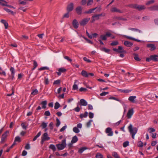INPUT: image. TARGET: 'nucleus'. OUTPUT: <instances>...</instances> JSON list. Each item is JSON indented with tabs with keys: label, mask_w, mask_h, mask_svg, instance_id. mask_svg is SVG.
<instances>
[{
	"label": "nucleus",
	"mask_w": 158,
	"mask_h": 158,
	"mask_svg": "<svg viewBox=\"0 0 158 158\" xmlns=\"http://www.w3.org/2000/svg\"><path fill=\"white\" fill-rule=\"evenodd\" d=\"M128 129L130 133L132 135V138L134 139L135 135L137 132V128L136 127H133L132 125L131 124H130L128 127Z\"/></svg>",
	"instance_id": "nucleus-1"
},
{
	"label": "nucleus",
	"mask_w": 158,
	"mask_h": 158,
	"mask_svg": "<svg viewBox=\"0 0 158 158\" xmlns=\"http://www.w3.org/2000/svg\"><path fill=\"white\" fill-rule=\"evenodd\" d=\"M66 140L65 139H63L61 143H58L56 145L58 150H61L63 149L66 146Z\"/></svg>",
	"instance_id": "nucleus-2"
},
{
	"label": "nucleus",
	"mask_w": 158,
	"mask_h": 158,
	"mask_svg": "<svg viewBox=\"0 0 158 158\" xmlns=\"http://www.w3.org/2000/svg\"><path fill=\"white\" fill-rule=\"evenodd\" d=\"M158 57V56L156 55H151L149 57L147 58L146 60L147 62H150L151 60L154 61H157L158 60L157 58Z\"/></svg>",
	"instance_id": "nucleus-3"
},
{
	"label": "nucleus",
	"mask_w": 158,
	"mask_h": 158,
	"mask_svg": "<svg viewBox=\"0 0 158 158\" xmlns=\"http://www.w3.org/2000/svg\"><path fill=\"white\" fill-rule=\"evenodd\" d=\"M113 50L114 51L119 53H125L126 52V51L123 49V48L121 46H118V49L114 48Z\"/></svg>",
	"instance_id": "nucleus-4"
},
{
	"label": "nucleus",
	"mask_w": 158,
	"mask_h": 158,
	"mask_svg": "<svg viewBox=\"0 0 158 158\" xmlns=\"http://www.w3.org/2000/svg\"><path fill=\"white\" fill-rule=\"evenodd\" d=\"M133 7L134 8L136 9L139 11L144 10L146 9V7L144 6L138 4H135V6H133Z\"/></svg>",
	"instance_id": "nucleus-5"
},
{
	"label": "nucleus",
	"mask_w": 158,
	"mask_h": 158,
	"mask_svg": "<svg viewBox=\"0 0 158 158\" xmlns=\"http://www.w3.org/2000/svg\"><path fill=\"white\" fill-rule=\"evenodd\" d=\"M90 18H85L82 20L80 22V23L81 26H83L87 24L88 22L90 20Z\"/></svg>",
	"instance_id": "nucleus-6"
},
{
	"label": "nucleus",
	"mask_w": 158,
	"mask_h": 158,
	"mask_svg": "<svg viewBox=\"0 0 158 158\" xmlns=\"http://www.w3.org/2000/svg\"><path fill=\"white\" fill-rule=\"evenodd\" d=\"M105 132L107 134L108 136H112L113 135V131L112 130V129L110 127H107L106 128L105 131Z\"/></svg>",
	"instance_id": "nucleus-7"
},
{
	"label": "nucleus",
	"mask_w": 158,
	"mask_h": 158,
	"mask_svg": "<svg viewBox=\"0 0 158 158\" xmlns=\"http://www.w3.org/2000/svg\"><path fill=\"white\" fill-rule=\"evenodd\" d=\"M72 24L74 28L77 29L78 28L79 23L76 19H74L73 20Z\"/></svg>",
	"instance_id": "nucleus-8"
},
{
	"label": "nucleus",
	"mask_w": 158,
	"mask_h": 158,
	"mask_svg": "<svg viewBox=\"0 0 158 158\" xmlns=\"http://www.w3.org/2000/svg\"><path fill=\"white\" fill-rule=\"evenodd\" d=\"M133 113L134 111L133 109L132 108L129 110L127 114V118H131L133 114Z\"/></svg>",
	"instance_id": "nucleus-9"
},
{
	"label": "nucleus",
	"mask_w": 158,
	"mask_h": 158,
	"mask_svg": "<svg viewBox=\"0 0 158 158\" xmlns=\"http://www.w3.org/2000/svg\"><path fill=\"white\" fill-rule=\"evenodd\" d=\"M99 17L98 14H95L93 15L92 17L91 22L93 23L95 20L99 19H100Z\"/></svg>",
	"instance_id": "nucleus-10"
},
{
	"label": "nucleus",
	"mask_w": 158,
	"mask_h": 158,
	"mask_svg": "<svg viewBox=\"0 0 158 158\" xmlns=\"http://www.w3.org/2000/svg\"><path fill=\"white\" fill-rule=\"evenodd\" d=\"M73 3H71L68 5L67 7V10L69 12L72 11L73 10Z\"/></svg>",
	"instance_id": "nucleus-11"
},
{
	"label": "nucleus",
	"mask_w": 158,
	"mask_h": 158,
	"mask_svg": "<svg viewBox=\"0 0 158 158\" xmlns=\"http://www.w3.org/2000/svg\"><path fill=\"white\" fill-rule=\"evenodd\" d=\"M147 47L148 48H151V49H150V50L151 51H153L155 50L156 48V47L155 46V45L153 44H147Z\"/></svg>",
	"instance_id": "nucleus-12"
},
{
	"label": "nucleus",
	"mask_w": 158,
	"mask_h": 158,
	"mask_svg": "<svg viewBox=\"0 0 158 158\" xmlns=\"http://www.w3.org/2000/svg\"><path fill=\"white\" fill-rule=\"evenodd\" d=\"M9 133V131H6L4 134H3L2 136V139H1V142H3L5 141L7 136V134H8Z\"/></svg>",
	"instance_id": "nucleus-13"
},
{
	"label": "nucleus",
	"mask_w": 158,
	"mask_h": 158,
	"mask_svg": "<svg viewBox=\"0 0 158 158\" xmlns=\"http://www.w3.org/2000/svg\"><path fill=\"white\" fill-rule=\"evenodd\" d=\"M148 9L151 11L158 10V5H154L148 8Z\"/></svg>",
	"instance_id": "nucleus-14"
},
{
	"label": "nucleus",
	"mask_w": 158,
	"mask_h": 158,
	"mask_svg": "<svg viewBox=\"0 0 158 158\" xmlns=\"http://www.w3.org/2000/svg\"><path fill=\"white\" fill-rule=\"evenodd\" d=\"M82 8L80 6L77 7L76 9V11L77 13L79 15L81 14Z\"/></svg>",
	"instance_id": "nucleus-15"
},
{
	"label": "nucleus",
	"mask_w": 158,
	"mask_h": 158,
	"mask_svg": "<svg viewBox=\"0 0 158 158\" xmlns=\"http://www.w3.org/2000/svg\"><path fill=\"white\" fill-rule=\"evenodd\" d=\"M80 105L82 106H86L87 105V102L84 99H81L80 101Z\"/></svg>",
	"instance_id": "nucleus-16"
},
{
	"label": "nucleus",
	"mask_w": 158,
	"mask_h": 158,
	"mask_svg": "<svg viewBox=\"0 0 158 158\" xmlns=\"http://www.w3.org/2000/svg\"><path fill=\"white\" fill-rule=\"evenodd\" d=\"M66 71V69L63 68H61L59 69L58 72H57V73L58 76H60L62 73L65 72Z\"/></svg>",
	"instance_id": "nucleus-17"
},
{
	"label": "nucleus",
	"mask_w": 158,
	"mask_h": 158,
	"mask_svg": "<svg viewBox=\"0 0 158 158\" xmlns=\"http://www.w3.org/2000/svg\"><path fill=\"white\" fill-rule=\"evenodd\" d=\"M41 138H42L45 140H49L50 138L48 136V135L47 133H44L41 137Z\"/></svg>",
	"instance_id": "nucleus-18"
},
{
	"label": "nucleus",
	"mask_w": 158,
	"mask_h": 158,
	"mask_svg": "<svg viewBox=\"0 0 158 158\" xmlns=\"http://www.w3.org/2000/svg\"><path fill=\"white\" fill-rule=\"evenodd\" d=\"M128 29L129 30H131L133 31L138 32L139 33H142V32L139 29H137V28L129 27L128 28Z\"/></svg>",
	"instance_id": "nucleus-19"
},
{
	"label": "nucleus",
	"mask_w": 158,
	"mask_h": 158,
	"mask_svg": "<svg viewBox=\"0 0 158 158\" xmlns=\"http://www.w3.org/2000/svg\"><path fill=\"white\" fill-rule=\"evenodd\" d=\"M97 8V7H95L94 8L91 9H89L88 11H86L84 12V13L87 14H91L92 13L94 10H96Z\"/></svg>",
	"instance_id": "nucleus-20"
},
{
	"label": "nucleus",
	"mask_w": 158,
	"mask_h": 158,
	"mask_svg": "<svg viewBox=\"0 0 158 158\" xmlns=\"http://www.w3.org/2000/svg\"><path fill=\"white\" fill-rule=\"evenodd\" d=\"M124 44L125 45L128 47H131L133 45V44L132 43L127 41H125Z\"/></svg>",
	"instance_id": "nucleus-21"
},
{
	"label": "nucleus",
	"mask_w": 158,
	"mask_h": 158,
	"mask_svg": "<svg viewBox=\"0 0 158 158\" xmlns=\"http://www.w3.org/2000/svg\"><path fill=\"white\" fill-rule=\"evenodd\" d=\"M110 10H111V11L112 12H119V13H122V12L121 11V10L117 9L116 7H114L112 8Z\"/></svg>",
	"instance_id": "nucleus-22"
},
{
	"label": "nucleus",
	"mask_w": 158,
	"mask_h": 158,
	"mask_svg": "<svg viewBox=\"0 0 158 158\" xmlns=\"http://www.w3.org/2000/svg\"><path fill=\"white\" fill-rule=\"evenodd\" d=\"M78 140V139L76 136H74L71 141L72 143H74L77 142Z\"/></svg>",
	"instance_id": "nucleus-23"
},
{
	"label": "nucleus",
	"mask_w": 158,
	"mask_h": 158,
	"mask_svg": "<svg viewBox=\"0 0 158 158\" xmlns=\"http://www.w3.org/2000/svg\"><path fill=\"white\" fill-rule=\"evenodd\" d=\"M49 148L51 149L53 152H55L56 150V146L53 144H51L49 146Z\"/></svg>",
	"instance_id": "nucleus-24"
},
{
	"label": "nucleus",
	"mask_w": 158,
	"mask_h": 158,
	"mask_svg": "<svg viewBox=\"0 0 158 158\" xmlns=\"http://www.w3.org/2000/svg\"><path fill=\"white\" fill-rule=\"evenodd\" d=\"M88 114V113L87 111H85L84 114H81L80 115V117L81 118H86L87 117Z\"/></svg>",
	"instance_id": "nucleus-25"
},
{
	"label": "nucleus",
	"mask_w": 158,
	"mask_h": 158,
	"mask_svg": "<svg viewBox=\"0 0 158 158\" xmlns=\"http://www.w3.org/2000/svg\"><path fill=\"white\" fill-rule=\"evenodd\" d=\"M81 74L83 77H88V73L85 70H82L81 73Z\"/></svg>",
	"instance_id": "nucleus-26"
},
{
	"label": "nucleus",
	"mask_w": 158,
	"mask_h": 158,
	"mask_svg": "<svg viewBox=\"0 0 158 158\" xmlns=\"http://www.w3.org/2000/svg\"><path fill=\"white\" fill-rule=\"evenodd\" d=\"M4 10L9 14L14 15L15 13L10 10L6 8H4Z\"/></svg>",
	"instance_id": "nucleus-27"
},
{
	"label": "nucleus",
	"mask_w": 158,
	"mask_h": 158,
	"mask_svg": "<svg viewBox=\"0 0 158 158\" xmlns=\"http://www.w3.org/2000/svg\"><path fill=\"white\" fill-rule=\"evenodd\" d=\"M135 96H131L128 98V100L132 102H134V100L136 98Z\"/></svg>",
	"instance_id": "nucleus-28"
},
{
	"label": "nucleus",
	"mask_w": 158,
	"mask_h": 158,
	"mask_svg": "<svg viewBox=\"0 0 158 158\" xmlns=\"http://www.w3.org/2000/svg\"><path fill=\"white\" fill-rule=\"evenodd\" d=\"M47 104V102L46 101H42L41 103V104L42 105V108L45 109L46 108V106Z\"/></svg>",
	"instance_id": "nucleus-29"
},
{
	"label": "nucleus",
	"mask_w": 158,
	"mask_h": 158,
	"mask_svg": "<svg viewBox=\"0 0 158 158\" xmlns=\"http://www.w3.org/2000/svg\"><path fill=\"white\" fill-rule=\"evenodd\" d=\"M95 157L96 158H104L103 155L100 153H97Z\"/></svg>",
	"instance_id": "nucleus-30"
},
{
	"label": "nucleus",
	"mask_w": 158,
	"mask_h": 158,
	"mask_svg": "<svg viewBox=\"0 0 158 158\" xmlns=\"http://www.w3.org/2000/svg\"><path fill=\"white\" fill-rule=\"evenodd\" d=\"M133 55L134 56V59L137 61H139L140 60V59L138 57V55L137 54L134 53L133 54Z\"/></svg>",
	"instance_id": "nucleus-31"
},
{
	"label": "nucleus",
	"mask_w": 158,
	"mask_h": 158,
	"mask_svg": "<svg viewBox=\"0 0 158 158\" xmlns=\"http://www.w3.org/2000/svg\"><path fill=\"white\" fill-rule=\"evenodd\" d=\"M7 2L4 0H0V4L3 6H5Z\"/></svg>",
	"instance_id": "nucleus-32"
},
{
	"label": "nucleus",
	"mask_w": 158,
	"mask_h": 158,
	"mask_svg": "<svg viewBox=\"0 0 158 158\" xmlns=\"http://www.w3.org/2000/svg\"><path fill=\"white\" fill-rule=\"evenodd\" d=\"M48 123H46L44 122L42 123L41 124V126L42 127V129H44L47 126Z\"/></svg>",
	"instance_id": "nucleus-33"
},
{
	"label": "nucleus",
	"mask_w": 158,
	"mask_h": 158,
	"mask_svg": "<svg viewBox=\"0 0 158 158\" xmlns=\"http://www.w3.org/2000/svg\"><path fill=\"white\" fill-rule=\"evenodd\" d=\"M112 155L115 158H120L116 152H113Z\"/></svg>",
	"instance_id": "nucleus-34"
},
{
	"label": "nucleus",
	"mask_w": 158,
	"mask_h": 158,
	"mask_svg": "<svg viewBox=\"0 0 158 158\" xmlns=\"http://www.w3.org/2000/svg\"><path fill=\"white\" fill-rule=\"evenodd\" d=\"M155 2V1L154 0H151L150 1H147L146 3V5L148 6L149 5L153 4Z\"/></svg>",
	"instance_id": "nucleus-35"
},
{
	"label": "nucleus",
	"mask_w": 158,
	"mask_h": 158,
	"mask_svg": "<svg viewBox=\"0 0 158 158\" xmlns=\"http://www.w3.org/2000/svg\"><path fill=\"white\" fill-rule=\"evenodd\" d=\"M87 148L85 147H82L80 148L78 150V152L80 153H82Z\"/></svg>",
	"instance_id": "nucleus-36"
},
{
	"label": "nucleus",
	"mask_w": 158,
	"mask_h": 158,
	"mask_svg": "<svg viewBox=\"0 0 158 158\" xmlns=\"http://www.w3.org/2000/svg\"><path fill=\"white\" fill-rule=\"evenodd\" d=\"M73 131L76 133H78L80 132V130L76 127H74L73 128Z\"/></svg>",
	"instance_id": "nucleus-37"
},
{
	"label": "nucleus",
	"mask_w": 158,
	"mask_h": 158,
	"mask_svg": "<svg viewBox=\"0 0 158 158\" xmlns=\"http://www.w3.org/2000/svg\"><path fill=\"white\" fill-rule=\"evenodd\" d=\"M60 106V105L59 103L57 102H56L55 104L54 108L56 110L58 109Z\"/></svg>",
	"instance_id": "nucleus-38"
},
{
	"label": "nucleus",
	"mask_w": 158,
	"mask_h": 158,
	"mask_svg": "<svg viewBox=\"0 0 158 158\" xmlns=\"http://www.w3.org/2000/svg\"><path fill=\"white\" fill-rule=\"evenodd\" d=\"M26 123H23L21 124V126L22 127L23 129H27V126L25 125V124Z\"/></svg>",
	"instance_id": "nucleus-39"
},
{
	"label": "nucleus",
	"mask_w": 158,
	"mask_h": 158,
	"mask_svg": "<svg viewBox=\"0 0 158 158\" xmlns=\"http://www.w3.org/2000/svg\"><path fill=\"white\" fill-rule=\"evenodd\" d=\"M100 38L101 39L103 40H106L107 39L106 35H100Z\"/></svg>",
	"instance_id": "nucleus-40"
},
{
	"label": "nucleus",
	"mask_w": 158,
	"mask_h": 158,
	"mask_svg": "<svg viewBox=\"0 0 158 158\" xmlns=\"http://www.w3.org/2000/svg\"><path fill=\"white\" fill-rule=\"evenodd\" d=\"M101 50L106 53H108L110 51V50L109 49H107L105 48H102Z\"/></svg>",
	"instance_id": "nucleus-41"
},
{
	"label": "nucleus",
	"mask_w": 158,
	"mask_h": 158,
	"mask_svg": "<svg viewBox=\"0 0 158 158\" xmlns=\"http://www.w3.org/2000/svg\"><path fill=\"white\" fill-rule=\"evenodd\" d=\"M38 90L36 89H35L31 93V94L33 95H36L38 93Z\"/></svg>",
	"instance_id": "nucleus-42"
},
{
	"label": "nucleus",
	"mask_w": 158,
	"mask_h": 158,
	"mask_svg": "<svg viewBox=\"0 0 158 158\" xmlns=\"http://www.w3.org/2000/svg\"><path fill=\"white\" fill-rule=\"evenodd\" d=\"M129 144V142L128 141H126L123 143V146L124 148H126L127 147Z\"/></svg>",
	"instance_id": "nucleus-43"
},
{
	"label": "nucleus",
	"mask_w": 158,
	"mask_h": 158,
	"mask_svg": "<svg viewBox=\"0 0 158 158\" xmlns=\"http://www.w3.org/2000/svg\"><path fill=\"white\" fill-rule=\"evenodd\" d=\"M44 83L46 85H48L49 83V80L48 78L45 77Z\"/></svg>",
	"instance_id": "nucleus-44"
},
{
	"label": "nucleus",
	"mask_w": 158,
	"mask_h": 158,
	"mask_svg": "<svg viewBox=\"0 0 158 158\" xmlns=\"http://www.w3.org/2000/svg\"><path fill=\"white\" fill-rule=\"evenodd\" d=\"M56 126L57 127H58L60 125V122L59 119L57 118H56Z\"/></svg>",
	"instance_id": "nucleus-45"
},
{
	"label": "nucleus",
	"mask_w": 158,
	"mask_h": 158,
	"mask_svg": "<svg viewBox=\"0 0 158 158\" xmlns=\"http://www.w3.org/2000/svg\"><path fill=\"white\" fill-rule=\"evenodd\" d=\"M60 83V80H57L53 82L54 85H59Z\"/></svg>",
	"instance_id": "nucleus-46"
},
{
	"label": "nucleus",
	"mask_w": 158,
	"mask_h": 158,
	"mask_svg": "<svg viewBox=\"0 0 158 158\" xmlns=\"http://www.w3.org/2000/svg\"><path fill=\"white\" fill-rule=\"evenodd\" d=\"M15 142L17 141L19 142L21 141V139L20 137L19 136H16L15 139Z\"/></svg>",
	"instance_id": "nucleus-47"
},
{
	"label": "nucleus",
	"mask_w": 158,
	"mask_h": 158,
	"mask_svg": "<svg viewBox=\"0 0 158 158\" xmlns=\"http://www.w3.org/2000/svg\"><path fill=\"white\" fill-rule=\"evenodd\" d=\"M116 19L118 20H121L123 21H126L127 20L126 19L122 17H117Z\"/></svg>",
	"instance_id": "nucleus-48"
},
{
	"label": "nucleus",
	"mask_w": 158,
	"mask_h": 158,
	"mask_svg": "<svg viewBox=\"0 0 158 158\" xmlns=\"http://www.w3.org/2000/svg\"><path fill=\"white\" fill-rule=\"evenodd\" d=\"M155 131L156 130L152 128H150L148 130V131L150 133L155 132Z\"/></svg>",
	"instance_id": "nucleus-49"
},
{
	"label": "nucleus",
	"mask_w": 158,
	"mask_h": 158,
	"mask_svg": "<svg viewBox=\"0 0 158 158\" xmlns=\"http://www.w3.org/2000/svg\"><path fill=\"white\" fill-rule=\"evenodd\" d=\"M93 121V120H89V121L87 123H86V126L87 127H89L91 125V123Z\"/></svg>",
	"instance_id": "nucleus-50"
},
{
	"label": "nucleus",
	"mask_w": 158,
	"mask_h": 158,
	"mask_svg": "<svg viewBox=\"0 0 158 158\" xmlns=\"http://www.w3.org/2000/svg\"><path fill=\"white\" fill-rule=\"evenodd\" d=\"M49 69V68L47 67H44L39 69V70L41 71L44 70H48Z\"/></svg>",
	"instance_id": "nucleus-51"
},
{
	"label": "nucleus",
	"mask_w": 158,
	"mask_h": 158,
	"mask_svg": "<svg viewBox=\"0 0 158 158\" xmlns=\"http://www.w3.org/2000/svg\"><path fill=\"white\" fill-rule=\"evenodd\" d=\"M118 44V42L117 41H114L110 44V45L111 46H115L117 45Z\"/></svg>",
	"instance_id": "nucleus-52"
},
{
	"label": "nucleus",
	"mask_w": 158,
	"mask_h": 158,
	"mask_svg": "<svg viewBox=\"0 0 158 158\" xmlns=\"http://www.w3.org/2000/svg\"><path fill=\"white\" fill-rule=\"evenodd\" d=\"M93 2V0H88L87 5L88 6L91 5Z\"/></svg>",
	"instance_id": "nucleus-53"
},
{
	"label": "nucleus",
	"mask_w": 158,
	"mask_h": 158,
	"mask_svg": "<svg viewBox=\"0 0 158 158\" xmlns=\"http://www.w3.org/2000/svg\"><path fill=\"white\" fill-rule=\"evenodd\" d=\"M78 89V87L77 85L75 84L73 85V89H72L73 90H77V89Z\"/></svg>",
	"instance_id": "nucleus-54"
},
{
	"label": "nucleus",
	"mask_w": 158,
	"mask_h": 158,
	"mask_svg": "<svg viewBox=\"0 0 158 158\" xmlns=\"http://www.w3.org/2000/svg\"><path fill=\"white\" fill-rule=\"evenodd\" d=\"M28 37L27 36L25 35H22L21 39L22 40H26L28 39Z\"/></svg>",
	"instance_id": "nucleus-55"
},
{
	"label": "nucleus",
	"mask_w": 158,
	"mask_h": 158,
	"mask_svg": "<svg viewBox=\"0 0 158 158\" xmlns=\"http://www.w3.org/2000/svg\"><path fill=\"white\" fill-rule=\"evenodd\" d=\"M109 99H113L114 100H115L116 101H118V102H120V100H119L118 99L116 98L115 97H111L109 98Z\"/></svg>",
	"instance_id": "nucleus-56"
},
{
	"label": "nucleus",
	"mask_w": 158,
	"mask_h": 158,
	"mask_svg": "<svg viewBox=\"0 0 158 158\" xmlns=\"http://www.w3.org/2000/svg\"><path fill=\"white\" fill-rule=\"evenodd\" d=\"M69 17V12H68L65 14H64L63 16V18H68Z\"/></svg>",
	"instance_id": "nucleus-57"
},
{
	"label": "nucleus",
	"mask_w": 158,
	"mask_h": 158,
	"mask_svg": "<svg viewBox=\"0 0 158 158\" xmlns=\"http://www.w3.org/2000/svg\"><path fill=\"white\" fill-rule=\"evenodd\" d=\"M143 20L144 21H146L149 19L150 18L148 16H145L142 18Z\"/></svg>",
	"instance_id": "nucleus-58"
},
{
	"label": "nucleus",
	"mask_w": 158,
	"mask_h": 158,
	"mask_svg": "<svg viewBox=\"0 0 158 158\" xmlns=\"http://www.w3.org/2000/svg\"><path fill=\"white\" fill-rule=\"evenodd\" d=\"M64 58L67 60L68 61L71 62L72 61V60L70 59L68 56H64Z\"/></svg>",
	"instance_id": "nucleus-59"
},
{
	"label": "nucleus",
	"mask_w": 158,
	"mask_h": 158,
	"mask_svg": "<svg viewBox=\"0 0 158 158\" xmlns=\"http://www.w3.org/2000/svg\"><path fill=\"white\" fill-rule=\"evenodd\" d=\"M44 115L47 116H49L50 115V112L48 110L45 111L44 112Z\"/></svg>",
	"instance_id": "nucleus-60"
},
{
	"label": "nucleus",
	"mask_w": 158,
	"mask_h": 158,
	"mask_svg": "<svg viewBox=\"0 0 158 158\" xmlns=\"http://www.w3.org/2000/svg\"><path fill=\"white\" fill-rule=\"evenodd\" d=\"M94 114L93 113L90 112L89 113V118H93L94 117Z\"/></svg>",
	"instance_id": "nucleus-61"
},
{
	"label": "nucleus",
	"mask_w": 158,
	"mask_h": 158,
	"mask_svg": "<svg viewBox=\"0 0 158 158\" xmlns=\"http://www.w3.org/2000/svg\"><path fill=\"white\" fill-rule=\"evenodd\" d=\"M10 70L11 72V74H15V69L13 67H11L10 69Z\"/></svg>",
	"instance_id": "nucleus-62"
},
{
	"label": "nucleus",
	"mask_w": 158,
	"mask_h": 158,
	"mask_svg": "<svg viewBox=\"0 0 158 158\" xmlns=\"http://www.w3.org/2000/svg\"><path fill=\"white\" fill-rule=\"evenodd\" d=\"M143 143L141 141H139L138 143V145L139 147H143Z\"/></svg>",
	"instance_id": "nucleus-63"
},
{
	"label": "nucleus",
	"mask_w": 158,
	"mask_h": 158,
	"mask_svg": "<svg viewBox=\"0 0 158 158\" xmlns=\"http://www.w3.org/2000/svg\"><path fill=\"white\" fill-rule=\"evenodd\" d=\"M49 127H50L51 130H52L53 128V123L52 122H51L50 123L49 125Z\"/></svg>",
	"instance_id": "nucleus-64"
}]
</instances>
